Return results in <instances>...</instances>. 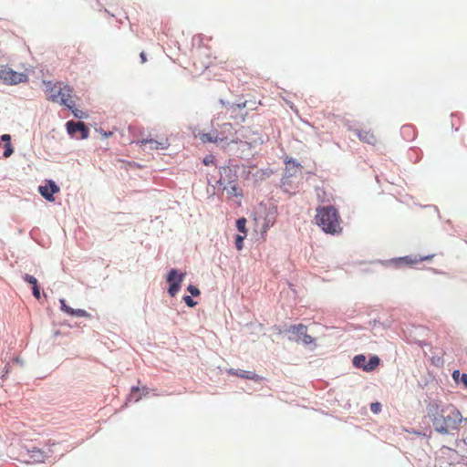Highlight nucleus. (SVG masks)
<instances>
[{"instance_id": "f257e3e1", "label": "nucleus", "mask_w": 467, "mask_h": 467, "mask_svg": "<svg viewBox=\"0 0 467 467\" xmlns=\"http://www.w3.org/2000/svg\"><path fill=\"white\" fill-rule=\"evenodd\" d=\"M427 416L432 422L436 431L447 434L455 430L462 422L461 412L453 405H441L438 401L427 405Z\"/></svg>"}, {"instance_id": "f03ea898", "label": "nucleus", "mask_w": 467, "mask_h": 467, "mask_svg": "<svg viewBox=\"0 0 467 467\" xmlns=\"http://www.w3.org/2000/svg\"><path fill=\"white\" fill-rule=\"evenodd\" d=\"M315 220L316 223L327 234H337L342 231L339 213L331 205L317 207Z\"/></svg>"}, {"instance_id": "7ed1b4c3", "label": "nucleus", "mask_w": 467, "mask_h": 467, "mask_svg": "<svg viewBox=\"0 0 467 467\" xmlns=\"http://www.w3.org/2000/svg\"><path fill=\"white\" fill-rule=\"evenodd\" d=\"M0 79L5 85H17L27 82L28 77L24 72H17L7 66H2L0 68Z\"/></svg>"}, {"instance_id": "20e7f679", "label": "nucleus", "mask_w": 467, "mask_h": 467, "mask_svg": "<svg viewBox=\"0 0 467 467\" xmlns=\"http://www.w3.org/2000/svg\"><path fill=\"white\" fill-rule=\"evenodd\" d=\"M136 143L140 146H147L149 145L150 150H166L170 147V141L167 137H160L157 139H153L150 136L144 138L136 141Z\"/></svg>"}, {"instance_id": "39448f33", "label": "nucleus", "mask_w": 467, "mask_h": 467, "mask_svg": "<svg viewBox=\"0 0 467 467\" xmlns=\"http://www.w3.org/2000/svg\"><path fill=\"white\" fill-rule=\"evenodd\" d=\"M185 273H178L176 269H171L167 276V282L170 284L168 293L173 297L181 289V284L183 281Z\"/></svg>"}, {"instance_id": "423d86ee", "label": "nucleus", "mask_w": 467, "mask_h": 467, "mask_svg": "<svg viewBox=\"0 0 467 467\" xmlns=\"http://www.w3.org/2000/svg\"><path fill=\"white\" fill-rule=\"evenodd\" d=\"M215 132H218L220 136H224L229 138V140H225L222 141V145L226 146L230 143H238L241 140L234 136L235 132L234 130V126L232 123L226 122L220 126L219 130H216Z\"/></svg>"}, {"instance_id": "0eeeda50", "label": "nucleus", "mask_w": 467, "mask_h": 467, "mask_svg": "<svg viewBox=\"0 0 467 467\" xmlns=\"http://www.w3.org/2000/svg\"><path fill=\"white\" fill-rule=\"evenodd\" d=\"M46 84V94H47V99L51 102H58L59 100V94L61 93L63 82H56L52 83L50 81L45 82Z\"/></svg>"}, {"instance_id": "6e6552de", "label": "nucleus", "mask_w": 467, "mask_h": 467, "mask_svg": "<svg viewBox=\"0 0 467 467\" xmlns=\"http://www.w3.org/2000/svg\"><path fill=\"white\" fill-rule=\"evenodd\" d=\"M61 93L59 94L58 102L61 105L66 106L67 109H72L75 106V100L73 99V89L67 84L63 83Z\"/></svg>"}, {"instance_id": "1a4fd4ad", "label": "nucleus", "mask_w": 467, "mask_h": 467, "mask_svg": "<svg viewBox=\"0 0 467 467\" xmlns=\"http://www.w3.org/2000/svg\"><path fill=\"white\" fill-rule=\"evenodd\" d=\"M38 191L46 200L53 202L55 201L53 195L59 192V187L53 181H47L45 185L39 186Z\"/></svg>"}, {"instance_id": "9d476101", "label": "nucleus", "mask_w": 467, "mask_h": 467, "mask_svg": "<svg viewBox=\"0 0 467 467\" xmlns=\"http://www.w3.org/2000/svg\"><path fill=\"white\" fill-rule=\"evenodd\" d=\"M66 126L68 134L71 136H73L77 131H79L81 134L80 139L84 140L88 137V129L83 122H74L71 120L67 121Z\"/></svg>"}, {"instance_id": "9b49d317", "label": "nucleus", "mask_w": 467, "mask_h": 467, "mask_svg": "<svg viewBox=\"0 0 467 467\" xmlns=\"http://www.w3.org/2000/svg\"><path fill=\"white\" fill-rule=\"evenodd\" d=\"M59 303H60V309L63 312H65L66 314H67L68 316L91 318V315L89 313H88L86 310L74 309V308L70 307L69 306H67L66 304V300L63 298L59 299Z\"/></svg>"}, {"instance_id": "f8f14e48", "label": "nucleus", "mask_w": 467, "mask_h": 467, "mask_svg": "<svg viewBox=\"0 0 467 467\" xmlns=\"http://www.w3.org/2000/svg\"><path fill=\"white\" fill-rule=\"evenodd\" d=\"M354 133L364 143L375 145L378 141L377 136L370 130H355Z\"/></svg>"}, {"instance_id": "ddd939ff", "label": "nucleus", "mask_w": 467, "mask_h": 467, "mask_svg": "<svg viewBox=\"0 0 467 467\" xmlns=\"http://www.w3.org/2000/svg\"><path fill=\"white\" fill-rule=\"evenodd\" d=\"M432 257H433V255H426V256H419V257L408 255V256L400 257V258L393 260V264L397 267L401 265L402 264L410 265H414V264H417L419 262H422L425 260H431Z\"/></svg>"}, {"instance_id": "4468645a", "label": "nucleus", "mask_w": 467, "mask_h": 467, "mask_svg": "<svg viewBox=\"0 0 467 467\" xmlns=\"http://www.w3.org/2000/svg\"><path fill=\"white\" fill-rule=\"evenodd\" d=\"M198 137L202 143L213 142L221 144L223 140H229V138L220 136L218 132L215 131H213V133H199Z\"/></svg>"}, {"instance_id": "2eb2a0df", "label": "nucleus", "mask_w": 467, "mask_h": 467, "mask_svg": "<svg viewBox=\"0 0 467 467\" xmlns=\"http://www.w3.org/2000/svg\"><path fill=\"white\" fill-rule=\"evenodd\" d=\"M28 462L39 463L44 462L47 456L42 450L34 447L32 450L28 451Z\"/></svg>"}, {"instance_id": "dca6fc26", "label": "nucleus", "mask_w": 467, "mask_h": 467, "mask_svg": "<svg viewBox=\"0 0 467 467\" xmlns=\"http://www.w3.org/2000/svg\"><path fill=\"white\" fill-rule=\"evenodd\" d=\"M288 332L296 335L297 337L295 340L300 342L304 335L306 334L307 327L303 324L293 325L289 327Z\"/></svg>"}, {"instance_id": "f3484780", "label": "nucleus", "mask_w": 467, "mask_h": 467, "mask_svg": "<svg viewBox=\"0 0 467 467\" xmlns=\"http://www.w3.org/2000/svg\"><path fill=\"white\" fill-rule=\"evenodd\" d=\"M229 373L235 375L242 379H253V380L258 379V376L254 371H246V370H243V369H237V370L230 369Z\"/></svg>"}, {"instance_id": "a211bd4d", "label": "nucleus", "mask_w": 467, "mask_h": 467, "mask_svg": "<svg viewBox=\"0 0 467 467\" xmlns=\"http://www.w3.org/2000/svg\"><path fill=\"white\" fill-rule=\"evenodd\" d=\"M1 140L5 142V150L3 152L2 157L8 158L9 156L12 155V153L14 151L13 148L11 146V143H10L11 137L8 134H4V135H2Z\"/></svg>"}, {"instance_id": "6ab92c4d", "label": "nucleus", "mask_w": 467, "mask_h": 467, "mask_svg": "<svg viewBox=\"0 0 467 467\" xmlns=\"http://www.w3.org/2000/svg\"><path fill=\"white\" fill-rule=\"evenodd\" d=\"M451 377L456 383H462L467 389V374H461L459 370H454Z\"/></svg>"}, {"instance_id": "aec40b11", "label": "nucleus", "mask_w": 467, "mask_h": 467, "mask_svg": "<svg viewBox=\"0 0 467 467\" xmlns=\"http://www.w3.org/2000/svg\"><path fill=\"white\" fill-rule=\"evenodd\" d=\"M379 364V358L377 356H373L367 362L366 367H364V371H372L374 370Z\"/></svg>"}, {"instance_id": "412c9836", "label": "nucleus", "mask_w": 467, "mask_h": 467, "mask_svg": "<svg viewBox=\"0 0 467 467\" xmlns=\"http://www.w3.org/2000/svg\"><path fill=\"white\" fill-rule=\"evenodd\" d=\"M353 365L356 368H362L364 370V367L367 365L366 357L364 355H357L353 358Z\"/></svg>"}, {"instance_id": "4be33fe9", "label": "nucleus", "mask_w": 467, "mask_h": 467, "mask_svg": "<svg viewBox=\"0 0 467 467\" xmlns=\"http://www.w3.org/2000/svg\"><path fill=\"white\" fill-rule=\"evenodd\" d=\"M140 391L139 387H132L130 394L129 395L128 400L129 401H139L141 399V395H137V392Z\"/></svg>"}, {"instance_id": "5701e85b", "label": "nucleus", "mask_w": 467, "mask_h": 467, "mask_svg": "<svg viewBox=\"0 0 467 467\" xmlns=\"http://www.w3.org/2000/svg\"><path fill=\"white\" fill-rule=\"evenodd\" d=\"M236 227L239 232L243 233L244 235H246V219L245 218H239L236 221Z\"/></svg>"}, {"instance_id": "b1692460", "label": "nucleus", "mask_w": 467, "mask_h": 467, "mask_svg": "<svg viewBox=\"0 0 467 467\" xmlns=\"http://www.w3.org/2000/svg\"><path fill=\"white\" fill-rule=\"evenodd\" d=\"M246 237V235H236L235 237V246L238 251L242 250L244 247V240Z\"/></svg>"}, {"instance_id": "393cba45", "label": "nucleus", "mask_w": 467, "mask_h": 467, "mask_svg": "<svg viewBox=\"0 0 467 467\" xmlns=\"http://www.w3.org/2000/svg\"><path fill=\"white\" fill-rule=\"evenodd\" d=\"M23 278H24V280L26 282L33 285V286L37 285V280H36V277H34V276H32V275H28V274H26Z\"/></svg>"}, {"instance_id": "a878e982", "label": "nucleus", "mask_w": 467, "mask_h": 467, "mask_svg": "<svg viewBox=\"0 0 467 467\" xmlns=\"http://www.w3.org/2000/svg\"><path fill=\"white\" fill-rule=\"evenodd\" d=\"M315 339L310 336L308 335L307 333L304 335V337H302L301 341L304 345H310L312 343H314Z\"/></svg>"}, {"instance_id": "bb28decb", "label": "nucleus", "mask_w": 467, "mask_h": 467, "mask_svg": "<svg viewBox=\"0 0 467 467\" xmlns=\"http://www.w3.org/2000/svg\"><path fill=\"white\" fill-rule=\"evenodd\" d=\"M187 290L189 291V293L193 296H198L200 295V290L192 285H190L188 287H187Z\"/></svg>"}, {"instance_id": "cd10ccee", "label": "nucleus", "mask_w": 467, "mask_h": 467, "mask_svg": "<svg viewBox=\"0 0 467 467\" xmlns=\"http://www.w3.org/2000/svg\"><path fill=\"white\" fill-rule=\"evenodd\" d=\"M183 301L190 307H193L197 304L190 296H183Z\"/></svg>"}, {"instance_id": "c85d7f7f", "label": "nucleus", "mask_w": 467, "mask_h": 467, "mask_svg": "<svg viewBox=\"0 0 467 467\" xmlns=\"http://www.w3.org/2000/svg\"><path fill=\"white\" fill-rule=\"evenodd\" d=\"M370 410L377 414L381 410V405L379 402L371 403L370 405Z\"/></svg>"}, {"instance_id": "c756f323", "label": "nucleus", "mask_w": 467, "mask_h": 467, "mask_svg": "<svg viewBox=\"0 0 467 467\" xmlns=\"http://www.w3.org/2000/svg\"><path fill=\"white\" fill-rule=\"evenodd\" d=\"M70 110L76 118L82 119L85 117V113L82 110L76 109L75 107Z\"/></svg>"}, {"instance_id": "7c9ffc66", "label": "nucleus", "mask_w": 467, "mask_h": 467, "mask_svg": "<svg viewBox=\"0 0 467 467\" xmlns=\"http://www.w3.org/2000/svg\"><path fill=\"white\" fill-rule=\"evenodd\" d=\"M228 192L234 196L241 195V192H239V188L235 184L231 186V189L228 191Z\"/></svg>"}, {"instance_id": "2f4dec72", "label": "nucleus", "mask_w": 467, "mask_h": 467, "mask_svg": "<svg viewBox=\"0 0 467 467\" xmlns=\"http://www.w3.org/2000/svg\"><path fill=\"white\" fill-rule=\"evenodd\" d=\"M202 162L206 166L213 164L214 162V157L213 155H208L203 159Z\"/></svg>"}, {"instance_id": "473e14b6", "label": "nucleus", "mask_w": 467, "mask_h": 467, "mask_svg": "<svg viewBox=\"0 0 467 467\" xmlns=\"http://www.w3.org/2000/svg\"><path fill=\"white\" fill-rule=\"evenodd\" d=\"M263 140L261 139V137L257 136L255 139H254L252 141L250 142H246L250 147L252 146H254L255 144L257 143H262Z\"/></svg>"}, {"instance_id": "72a5a7b5", "label": "nucleus", "mask_w": 467, "mask_h": 467, "mask_svg": "<svg viewBox=\"0 0 467 467\" xmlns=\"http://www.w3.org/2000/svg\"><path fill=\"white\" fill-rule=\"evenodd\" d=\"M33 295L36 299H40V291L37 285L33 286Z\"/></svg>"}, {"instance_id": "f704fd0d", "label": "nucleus", "mask_w": 467, "mask_h": 467, "mask_svg": "<svg viewBox=\"0 0 467 467\" xmlns=\"http://www.w3.org/2000/svg\"><path fill=\"white\" fill-rule=\"evenodd\" d=\"M100 133H101V135H102L104 138H109V137H110V136L112 135V132H111V131L107 132V131H103V130H101V131H100Z\"/></svg>"}, {"instance_id": "c9c22d12", "label": "nucleus", "mask_w": 467, "mask_h": 467, "mask_svg": "<svg viewBox=\"0 0 467 467\" xmlns=\"http://www.w3.org/2000/svg\"><path fill=\"white\" fill-rule=\"evenodd\" d=\"M140 57L142 63H145L147 61L146 54L144 52H141Z\"/></svg>"}, {"instance_id": "e433bc0d", "label": "nucleus", "mask_w": 467, "mask_h": 467, "mask_svg": "<svg viewBox=\"0 0 467 467\" xmlns=\"http://www.w3.org/2000/svg\"><path fill=\"white\" fill-rule=\"evenodd\" d=\"M142 391H143V395H147L148 394V389L146 387L142 388Z\"/></svg>"}]
</instances>
